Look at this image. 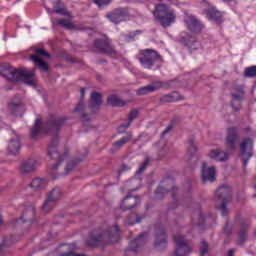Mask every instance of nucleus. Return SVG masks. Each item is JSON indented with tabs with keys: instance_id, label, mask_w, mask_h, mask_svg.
<instances>
[{
	"instance_id": "obj_1",
	"label": "nucleus",
	"mask_w": 256,
	"mask_h": 256,
	"mask_svg": "<svg viewBox=\"0 0 256 256\" xmlns=\"http://www.w3.org/2000/svg\"><path fill=\"white\" fill-rule=\"evenodd\" d=\"M65 121H67L66 117L50 116V119L42 124L41 118H37L35 120L34 126L31 129V138L35 139L36 137H39L41 133L46 135L53 130L59 131L61 127L65 125Z\"/></svg>"
},
{
	"instance_id": "obj_2",
	"label": "nucleus",
	"mask_w": 256,
	"mask_h": 256,
	"mask_svg": "<svg viewBox=\"0 0 256 256\" xmlns=\"http://www.w3.org/2000/svg\"><path fill=\"white\" fill-rule=\"evenodd\" d=\"M0 75L8 81H14L16 83L22 81L23 83H26V85H30V87L35 85V82L33 81V73L27 72V70L23 68L15 69L9 65L1 64Z\"/></svg>"
},
{
	"instance_id": "obj_3",
	"label": "nucleus",
	"mask_w": 256,
	"mask_h": 256,
	"mask_svg": "<svg viewBox=\"0 0 256 256\" xmlns=\"http://www.w3.org/2000/svg\"><path fill=\"white\" fill-rule=\"evenodd\" d=\"M239 140V132L237 128H228L226 137L227 152L221 149L211 150L208 154L210 159H217L218 161H227L229 159V153H233L236 148L237 141Z\"/></svg>"
},
{
	"instance_id": "obj_4",
	"label": "nucleus",
	"mask_w": 256,
	"mask_h": 256,
	"mask_svg": "<svg viewBox=\"0 0 256 256\" xmlns=\"http://www.w3.org/2000/svg\"><path fill=\"white\" fill-rule=\"evenodd\" d=\"M154 17L158 20L160 25L167 29V27H171L175 21H177V14H175V10L171 9L167 4H157L154 10Z\"/></svg>"
},
{
	"instance_id": "obj_5",
	"label": "nucleus",
	"mask_w": 256,
	"mask_h": 256,
	"mask_svg": "<svg viewBox=\"0 0 256 256\" xmlns=\"http://www.w3.org/2000/svg\"><path fill=\"white\" fill-rule=\"evenodd\" d=\"M78 165H79V162H75V161H59L54 163L49 168V173L50 175H53L55 179L57 175H67V173H71V171H75Z\"/></svg>"
},
{
	"instance_id": "obj_6",
	"label": "nucleus",
	"mask_w": 256,
	"mask_h": 256,
	"mask_svg": "<svg viewBox=\"0 0 256 256\" xmlns=\"http://www.w3.org/2000/svg\"><path fill=\"white\" fill-rule=\"evenodd\" d=\"M231 197V187L221 186L215 194L216 207L220 209L223 216L227 215V206L225 205Z\"/></svg>"
},
{
	"instance_id": "obj_7",
	"label": "nucleus",
	"mask_w": 256,
	"mask_h": 256,
	"mask_svg": "<svg viewBox=\"0 0 256 256\" xmlns=\"http://www.w3.org/2000/svg\"><path fill=\"white\" fill-rule=\"evenodd\" d=\"M173 239L175 242V251L173 256H189L191 251H193L189 240L181 234H175Z\"/></svg>"
},
{
	"instance_id": "obj_8",
	"label": "nucleus",
	"mask_w": 256,
	"mask_h": 256,
	"mask_svg": "<svg viewBox=\"0 0 256 256\" xmlns=\"http://www.w3.org/2000/svg\"><path fill=\"white\" fill-rule=\"evenodd\" d=\"M141 55H143V57H140L139 61L144 69H152L153 65H155V62L161 59L159 53L151 49L142 50Z\"/></svg>"
},
{
	"instance_id": "obj_9",
	"label": "nucleus",
	"mask_w": 256,
	"mask_h": 256,
	"mask_svg": "<svg viewBox=\"0 0 256 256\" xmlns=\"http://www.w3.org/2000/svg\"><path fill=\"white\" fill-rule=\"evenodd\" d=\"M59 145V137L55 135L50 144L48 145V157L51 161H65V157L69 155V149H65L64 155L61 156L59 151H57V146Z\"/></svg>"
},
{
	"instance_id": "obj_10",
	"label": "nucleus",
	"mask_w": 256,
	"mask_h": 256,
	"mask_svg": "<svg viewBox=\"0 0 256 256\" xmlns=\"http://www.w3.org/2000/svg\"><path fill=\"white\" fill-rule=\"evenodd\" d=\"M105 17L108 19V21H110V23L119 25V23L123 22L124 19L129 17V10L127 8H116L111 12H108Z\"/></svg>"
},
{
	"instance_id": "obj_11",
	"label": "nucleus",
	"mask_w": 256,
	"mask_h": 256,
	"mask_svg": "<svg viewBox=\"0 0 256 256\" xmlns=\"http://www.w3.org/2000/svg\"><path fill=\"white\" fill-rule=\"evenodd\" d=\"M216 175L217 171L215 169V166H211L207 164V162H203L202 164V170H201V177L203 183H213L216 181Z\"/></svg>"
},
{
	"instance_id": "obj_12",
	"label": "nucleus",
	"mask_w": 256,
	"mask_h": 256,
	"mask_svg": "<svg viewBox=\"0 0 256 256\" xmlns=\"http://www.w3.org/2000/svg\"><path fill=\"white\" fill-rule=\"evenodd\" d=\"M154 247L158 251H163V249L167 247V233H165V229H156L154 235Z\"/></svg>"
},
{
	"instance_id": "obj_13",
	"label": "nucleus",
	"mask_w": 256,
	"mask_h": 256,
	"mask_svg": "<svg viewBox=\"0 0 256 256\" xmlns=\"http://www.w3.org/2000/svg\"><path fill=\"white\" fill-rule=\"evenodd\" d=\"M240 156L244 161H249L253 157V139L245 138L240 144Z\"/></svg>"
},
{
	"instance_id": "obj_14",
	"label": "nucleus",
	"mask_w": 256,
	"mask_h": 256,
	"mask_svg": "<svg viewBox=\"0 0 256 256\" xmlns=\"http://www.w3.org/2000/svg\"><path fill=\"white\" fill-rule=\"evenodd\" d=\"M41 164L37 161H21L19 164V171L22 175H29L35 173Z\"/></svg>"
},
{
	"instance_id": "obj_15",
	"label": "nucleus",
	"mask_w": 256,
	"mask_h": 256,
	"mask_svg": "<svg viewBox=\"0 0 256 256\" xmlns=\"http://www.w3.org/2000/svg\"><path fill=\"white\" fill-rule=\"evenodd\" d=\"M184 23L192 33H201L203 31V24L195 16H188L185 18Z\"/></svg>"
},
{
	"instance_id": "obj_16",
	"label": "nucleus",
	"mask_w": 256,
	"mask_h": 256,
	"mask_svg": "<svg viewBox=\"0 0 256 256\" xmlns=\"http://www.w3.org/2000/svg\"><path fill=\"white\" fill-rule=\"evenodd\" d=\"M94 47L100 51V53H104L105 55H115V49L109 43V40L96 39L94 41Z\"/></svg>"
},
{
	"instance_id": "obj_17",
	"label": "nucleus",
	"mask_w": 256,
	"mask_h": 256,
	"mask_svg": "<svg viewBox=\"0 0 256 256\" xmlns=\"http://www.w3.org/2000/svg\"><path fill=\"white\" fill-rule=\"evenodd\" d=\"M174 126L175 121L172 120V123L168 125L167 128L162 132L161 139L158 143L162 157H165V155H169V151H171V148H169V146L167 145V141L163 137L167 135V133H169V131H171V129H173Z\"/></svg>"
},
{
	"instance_id": "obj_18",
	"label": "nucleus",
	"mask_w": 256,
	"mask_h": 256,
	"mask_svg": "<svg viewBox=\"0 0 256 256\" xmlns=\"http://www.w3.org/2000/svg\"><path fill=\"white\" fill-rule=\"evenodd\" d=\"M81 100L78 105L74 109V113H79L81 115V119L83 123H89L91 121V117L85 113V106L83 105V99L85 98V88H81L80 90Z\"/></svg>"
},
{
	"instance_id": "obj_19",
	"label": "nucleus",
	"mask_w": 256,
	"mask_h": 256,
	"mask_svg": "<svg viewBox=\"0 0 256 256\" xmlns=\"http://www.w3.org/2000/svg\"><path fill=\"white\" fill-rule=\"evenodd\" d=\"M131 139H133V134H131V132H128L125 136L112 144V148L109 150V152L114 155V153H117L118 151H120V149H123V147H125V145H127V143L131 141Z\"/></svg>"
},
{
	"instance_id": "obj_20",
	"label": "nucleus",
	"mask_w": 256,
	"mask_h": 256,
	"mask_svg": "<svg viewBox=\"0 0 256 256\" xmlns=\"http://www.w3.org/2000/svg\"><path fill=\"white\" fill-rule=\"evenodd\" d=\"M144 236L145 234H142L136 240L130 243L129 247L125 250V256L137 255V251H139V247H141V245H144L145 243V240H143Z\"/></svg>"
},
{
	"instance_id": "obj_21",
	"label": "nucleus",
	"mask_w": 256,
	"mask_h": 256,
	"mask_svg": "<svg viewBox=\"0 0 256 256\" xmlns=\"http://www.w3.org/2000/svg\"><path fill=\"white\" fill-rule=\"evenodd\" d=\"M205 14L209 21H214V23H223V13L217 10V7L209 6L205 11Z\"/></svg>"
},
{
	"instance_id": "obj_22",
	"label": "nucleus",
	"mask_w": 256,
	"mask_h": 256,
	"mask_svg": "<svg viewBox=\"0 0 256 256\" xmlns=\"http://www.w3.org/2000/svg\"><path fill=\"white\" fill-rule=\"evenodd\" d=\"M139 205V197L133 196V195H127L120 205V209L122 211H129L130 209H134V207H137Z\"/></svg>"
},
{
	"instance_id": "obj_23",
	"label": "nucleus",
	"mask_w": 256,
	"mask_h": 256,
	"mask_svg": "<svg viewBox=\"0 0 256 256\" xmlns=\"http://www.w3.org/2000/svg\"><path fill=\"white\" fill-rule=\"evenodd\" d=\"M163 87V82L158 81L154 82L152 84H149L147 86L141 87L136 91L137 95H147L149 93H153L157 91L158 89H161Z\"/></svg>"
},
{
	"instance_id": "obj_24",
	"label": "nucleus",
	"mask_w": 256,
	"mask_h": 256,
	"mask_svg": "<svg viewBox=\"0 0 256 256\" xmlns=\"http://www.w3.org/2000/svg\"><path fill=\"white\" fill-rule=\"evenodd\" d=\"M103 241V232L101 230L94 231L87 239L86 245L88 247H97Z\"/></svg>"
},
{
	"instance_id": "obj_25",
	"label": "nucleus",
	"mask_w": 256,
	"mask_h": 256,
	"mask_svg": "<svg viewBox=\"0 0 256 256\" xmlns=\"http://www.w3.org/2000/svg\"><path fill=\"white\" fill-rule=\"evenodd\" d=\"M184 45L190 51H197V49H201V42L197 40V37L191 35L184 38Z\"/></svg>"
},
{
	"instance_id": "obj_26",
	"label": "nucleus",
	"mask_w": 256,
	"mask_h": 256,
	"mask_svg": "<svg viewBox=\"0 0 256 256\" xmlns=\"http://www.w3.org/2000/svg\"><path fill=\"white\" fill-rule=\"evenodd\" d=\"M173 189V180L167 179L160 187L155 191L157 199H161V195H165L168 191Z\"/></svg>"
},
{
	"instance_id": "obj_27",
	"label": "nucleus",
	"mask_w": 256,
	"mask_h": 256,
	"mask_svg": "<svg viewBox=\"0 0 256 256\" xmlns=\"http://www.w3.org/2000/svg\"><path fill=\"white\" fill-rule=\"evenodd\" d=\"M139 115V111L137 110H132L129 114H128V122L121 124L118 127V133H125L126 129H129V127H131V123H133L134 119H137V116Z\"/></svg>"
},
{
	"instance_id": "obj_28",
	"label": "nucleus",
	"mask_w": 256,
	"mask_h": 256,
	"mask_svg": "<svg viewBox=\"0 0 256 256\" xmlns=\"http://www.w3.org/2000/svg\"><path fill=\"white\" fill-rule=\"evenodd\" d=\"M102 103H103V99L101 94H99L98 92H92L90 97L89 108L97 109L98 107H101Z\"/></svg>"
},
{
	"instance_id": "obj_29",
	"label": "nucleus",
	"mask_w": 256,
	"mask_h": 256,
	"mask_svg": "<svg viewBox=\"0 0 256 256\" xmlns=\"http://www.w3.org/2000/svg\"><path fill=\"white\" fill-rule=\"evenodd\" d=\"M231 107L234 111H239L242 107L241 103L245 101V96L237 95V93H231Z\"/></svg>"
},
{
	"instance_id": "obj_30",
	"label": "nucleus",
	"mask_w": 256,
	"mask_h": 256,
	"mask_svg": "<svg viewBox=\"0 0 256 256\" xmlns=\"http://www.w3.org/2000/svg\"><path fill=\"white\" fill-rule=\"evenodd\" d=\"M183 99L179 92H172L170 94H166L160 98L161 103H175L176 101H181Z\"/></svg>"
},
{
	"instance_id": "obj_31",
	"label": "nucleus",
	"mask_w": 256,
	"mask_h": 256,
	"mask_svg": "<svg viewBox=\"0 0 256 256\" xmlns=\"http://www.w3.org/2000/svg\"><path fill=\"white\" fill-rule=\"evenodd\" d=\"M20 149H21V140L18 138V136L16 137L15 140H10L8 144V151L10 155H18Z\"/></svg>"
},
{
	"instance_id": "obj_32",
	"label": "nucleus",
	"mask_w": 256,
	"mask_h": 256,
	"mask_svg": "<svg viewBox=\"0 0 256 256\" xmlns=\"http://www.w3.org/2000/svg\"><path fill=\"white\" fill-rule=\"evenodd\" d=\"M53 25H59V27H63L64 29H74L75 24L71 22L70 19L67 18H57L53 20Z\"/></svg>"
},
{
	"instance_id": "obj_33",
	"label": "nucleus",
	"mask_w": 256,
	"mask_h": 256,
	"mask_svg": "<svg viewBox=\"0 0 256 256\" xmlns=\"http://www.w3.org/2000/svg\"><path fill=\"white\" fill-rule=\"evenodd\" d=\"M47 181L43 178H34L30 184L31 189L39 191V189H45Z\"/></svg>"
},
{
	"instance_id": "obj_34",
	"label": "nucleus",
	"mask_w": 256,
	"mask_h": 256,
	"mask_svg": "<svg viewBox=\"0 0 256 256\" xmlns=\"http://www.w3.org/2000/svg\"><path fill=\"white\" fill-rule=\"evenodd\" d=\"M108 104L112 105V107H125L127 102L125 100H121L118 96L112 95L108 97Z\"/></svg>"
},
{
	"instance_id": "obj_35",
	"label": "nucleus",
	"mask_w": 256,
	"mask_h": 256,
	"mask_svg": "<svg viewBox=\"0 0 256 256\" xmlns=\"http://www.w3.org/2000/svg\"><path fill=\"white\" fill-rule=\"evenodd\" d=\"M31 60L35 63L36 67H39L42 71H48L49 65L46 62L41 60L37 55H31Z\"/></svg>"
},
{
	"instance_id": "obj_36",
	"label": "nucleus",
	"mask_w": 256,
	"mask_h": 256,
	"mask_svg": "<svg viewBox=\"0 0 256 256\" xmlns=\"http://www.w3.org/2000/svg\"><path fill=\"white\" fill-rule=\"evenodd\" d=\"M55 205H57V202L47 197V200L44 202L42 206V210L44 211V213H49L50 211H53V209H55Z\"/></svg>"
},
{
	"instance_id": "obj_37",
	"label": "nucleus",
	"mask_w": 256,
	"mask_h": 256,
	"mask_svg": "<svg viewBox=\"0 0 256 256\" xmlns=\"http://www.w3.org/2000/svg\"><path fill=\"white\" fill-rule=\"evenodd\" d=\"M48 199H51L52 201H59L61 199V188L55 187L52 189V191L48 194Z\"/></svg>"
},
{
	"instance_id": "obj_38",
	"label": "nucleus",
	"mask_w": 256,
	"mask_h": 256,
	"mask_svg": "<svg viewBox=\"0 0 256 256\" xmlns=\"http://www.w3.org/2000/svg\"><path fill=\"white\" fill-rule=\"evenodd\" d=\"M198 148L195 145V140L193 138H190L188 140V155L190 157H195V153H197Z\"/></svg>"
},
{
	"instance_id": "obj_39",
	"label": "nucleus",
	"mask_w": 256,
	"mask_h": 256,
	"mask_svg": "<svg viewBox=\"0 0 256 256\" xmlns=\"http://www.w3.org/2000/svg\"><path fill=\"white\" fill-rule=\"evenodd\" d=\"M108 237L111 243H115L117 239H119V226L112 227L110 229V233L108 234Z\"/></svg>"
},
{
	"instance_id": "obj_40",
	"label": "nucleus",
	"mask_w": 256,
	"mask_h": 256,
	"mask_svg": "<svg viewBox=\"0 0 256 256\" xmlns=\"http://www.w3.org/2000/svg\"><path fill=\"white\" fill-rule=\"evenodd\" d=\"M126 223L129 225H135V223H141V217L137 213H131L126 219Z\"/></svg>"
},
{
	"instance_id": "obj_41",
	"label": "nucleus",
	"mask_w": 256,
	"mask_h": 256,
	"mask_svg": "<svg viewBox=\"0 0 256 256\" xmlns=\"http://www.w3.org/2000/svg\"><path fill=\"white\" fill-rule=\"evenodd\" d=\"M244 77H248V79L256 77V66L246 67L244 70Z\"/></svg>"
},
{
	"instance_id": "obj_42",
	"label": "nucleus",
	"mask_w": 256,
	"mask_h": 256,
	"mask_svg": "<svg viewBox=\"0 0 256 256\" xmlns=\"http://www.w3.org/2000/svg\"><path fill=\"white\" fill-rule=\"evenodd\" d=\"M33 217H35V210L33 208L27 209L23 213V219L24 221H32Z\"/></svg>"
},
{
	"instance_id": "obj_43",
	"label": "nucleus",
	"mask_w": 256,
	"mask_h": 256,
	"mask_svg": "<svg viewBox=\"0 0 256 256\" xmlns=\"http://www.w3.org/2000/svg\"><path fill=\"white\" fill-rule=\"evenodd\" d=\"M232 93H237L241 97H245V86L244 85H235L232 88Z\"/></svg>"
},
{
	"instance_id": "obj_44",
	"label": "nucleus",
	"mask_w": 256,
	"mask_h": 256,
	"mask_svg": "<svg viewBox=\"0 0 256 256\" xmlns=\"http://www.w3.org/2000/svg\"><path fill=\"white\" fill-rule=\"evenodd\" d=\"M113 0H94L95 5L99 7V9H105L108 5H111Z\"/></svg>"
},
{
	"instance_id": "obj_45",
	"label": "nucleus",
	"mask_w": 256,
	"mask_h": 256,
	"mask_svg": "<svg viewBox=\"0 0 256 256\" xmlns=\"http://www.w3.org/2000/svg\"><path fill=\"white\" fill-rule=\"evenodd\" d=\"M209 253V244L206 241H202L200 244V256H207Z\"/></svg>"
},
{
	"instance_id": "obj_46",
	"label": "nucleus",
	"mask_w": 256,
	"mask_h": 256,
	"mask_svg": "<svg viewBox=\"0 0 256 256\" xmlns=\"http://www.w3.org/2000/svg\"><path fill=\"white\" fill-rule=\"evenodd\" d=\"M12 115H17L19 113V110L21 109V104L20 103H10L8 105Z\"/></svg>"
},
{
	"instance_id": "obj_47",
	"label": "nucleus",
	"mask_w": 256,
	"mask_h": 256,
	"mask_svg": "<svg viewBox=\"0 0 256 256\" xmlns=\"http://www.w3.org/2000/svg\"><path fill=\"white\" fill-rule=\"evenodd\" d=\"M247 241V232L245 230L240 231L237 245H243Z\"/></svg>"
},
{
	"instance_id": "obj_48",
	"label": "nucleus",
	"mask_w": 256,
	"mask_h": 256,
	"mask_svg": "<svg viewBox=\"0 0 256 256\" xmlns=\"http://www.w3.org/2000/svg\"><path fill=\"white\" fill-rule=\"evenodd\" d=\"M35 53L34 55H37V57H46V59H49V57H51V55H49V53L47 51H45L44 49H36L35 50Z\"/></svg>"
},
{
	"instance_id": "obj_49",
	"label": "nucleus",
	"mask_w": 256,
	"mask_h": 256,
	"mask_svg": "<svg viewBox=\"0 0 256 256\" xmlns=\"http://www.w3.org/2000/svg\"><path fill=\"white\" fill-rule=\"evenodd\" d=\"M12 245H13V242L11 241V237H7L0 244V249H5L7 247H11Z\"/></svg>"
},
{
	"instance_id": "obj_50",
	"label": "nucleus",
	"mask_w": 256,
	"mask_h": 256,
	"mask_svg": "<svg viewBox=\"0 0 256 256\" xmlns=\"http://www.w3.org/2000/svg\"><path fill=\"white\" fill-rule=\"evenodd\" d=\"M141 34V31L137 30L136 32H130L128 37H126L127 41H134L135 37H137V35Z\"/></svg>"
},
{
	"instance_id": "obj_51",
	"label": "nucleus",
	"mask_w": 256,
	"mask_h": 256,
	"mask_svg": "<svg viewBox=\"0 0 256 256\" xmlns=\"http://www.w3.org/2000/svg\"><path fill=\"white\" fill-rule=\"evenodd\" d=\"M149 167V162H143L142 165L139 167L138 171L136 172L137 175H141L145 169Z\"/></svg>"
},
{
	"instance_id": "obj_52",
	"label": "nucleus",
	"mask_w": 256,
	"mask_h": 256,
	"mask_svg": "<svg viewBox=\"0 0 256 256\" xmlns=\"http://www.w3.org/2000/svg\"><path fill=\"white\" fill-rule=\"evenodd\" d=\"M232 229H233V225L226 223V225L224 226V233L226 235H231Z\"/></svg>"
},
{
	"instance_id": "obj_53",
	"label": "nucleus",
	"mask_w": 256,
	"mask_h": 256,
	"mask_svg": "<svg viewBox=\"0 0 256 256\" xmlns=\"http://www.w3.org/2000/svg\"><path fill=\"white\" fill-rule=\"evenodd\" d=\"M55 13H57L58 15H69V11H67V9L65 8L56 9Z\"/></svg>"
},
{
	"instance_id": "obj_54",
	"label": "nucleus",
	"mask_w": 256,
	"mask_h": 256,
	"mask_svg": "<svg viewBox=\"0 0 256 256\" xmlns=\"http://www.w3.org/2000/svg\"><path fill=\"white\" fill-rule=\"evenodd\" d=\"M204 221H205V219L203 218L202 215H200V222H199V223H196V225L201 226V225H203V222H204Z\"/></svg>"
},
{
	"instance_id": "obj_55",
	"label": "nucleus",
	"mask_w": 256,
	"mask_h": 256,
	"mask_svg": "<svg viewBox=\"0 0 256 256\" xmlns=\"http://www.w3.org/2000/svg\"><path fill=\"white\" fill-rule=\"evenodd\" d=\"M233 255H235V250L234 249H230L228 251V256H233Z\"/></svg>"
},
{
	"instance_id": "obj_56",
	"label": "nucleus",
	"mask_w": 256,
	"mask_h": 256,
	"mask_svg": "<svg viewBox=\"0 0 256 256\" xmlns=\"http://www.w3.org/2000/svg\"><path fill=\"white\" fill-rule=\"evenodd\" d=\"M0 225H3V217L0 214Z\"/></svg>"
},
{
	"instance_id": "obj_57",
	"label": "nucleus",
	"mask_w": 256,
	"mask_h": 256,
	"mask_svg": "<svg viewBox=\"0 0 256 256\" xmlns=\"http://www.w3.org/2000/svg\"><path fill=\"white\" fill-rule=\"evenodd\" d=\"M224 3H231L233 0H222Z\"/></svg>"
},
{
	"instance_id": "obj_58",
	"label": "nucleus",
	"mask_w": 256,
	"mask_h": 256,
	"mask_svg": "<svg viewBox=\"0 0 256 256\" xmlns=\"http://www.w3.org/2000/svg\"><path fill=\"white\" fill-rule=\"evenodd\" d=\"M5 191V187H0V193H3Z\"/></svg>"
},
{
	"instance_id": "obj_59",
	"label": "nucleus",
	"mask_w": 256,
	"mask_h": 256,
	"mask_svg": "<svg viewBox=\"0 0 256 256\" xmlns=\"http://www.w3.org/2000/svg\"><path fill=\"white\" fill-rule=\"evenodd\" d=\"M244 167H247V162H244Z\"/></svg>"
},
{
	"instance_id": "obj_60",
	"label": "nucleus",
	"mask_w": 256,
	"mask_h": 256,
	"mask_svg": "<svg viewBox=\"0 0 256 256\" xmlns=\"http://www.w3.org/2000/svg\"><path fill=\"white\" fill-rule=\"evenodd\" d=\"M146 161H149V158H146Z\"/></svg>"
},
{
	"instance_id": "obj_61",
	"label": "nucleus",
	"mask_w": 256,
	"mask_h": 256,
	"mask_svg": "<svg viewBox=\"0 0 256 256\" xmlns=\"http://www.w3.org/2000/svg\"><path fill=\"white\" fill-rule=\"evenodd\" d=\"M254 197H256V194L254 195Z\"/></svg>"
}]
</instances>
